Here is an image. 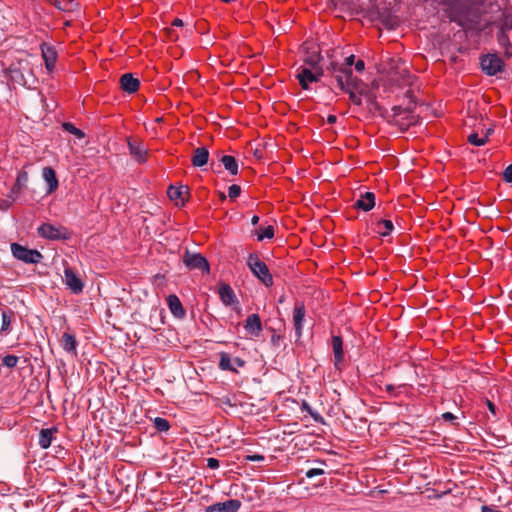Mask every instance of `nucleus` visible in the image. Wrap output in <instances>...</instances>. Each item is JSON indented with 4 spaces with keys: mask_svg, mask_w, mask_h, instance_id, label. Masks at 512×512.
Here are the masks:
<instances>
[{
    "mask_svg": "<svg viewBox=\"0 0 512 512\" xmlns=\"http://www.w3.org/2000/svg\"><path fill=\"white\" fill-rule=\"evenodd\" d=\"M11 316L6 312H2V326L1 331H8L10 329Z\"/></svg>",
    "mask_w": 512,
    "mask_h": 512,
    "instance_id": "obj_35",
    "label": "nucleus"
},
{
    "mask_svg": "<svg viewBox=\"0 0 512 512\" xmlns=\"http://www.w3.org/2000/svg\"><path fill=\"white\" fill-rule=\"evenodd\" d=\"M240 507L241 502L239 500L230 499L207 507L205 512H237Z\"/></svg>",
    "mask_w": 512,
    "mask_h": 512,
    "instance_id": "obj_13",
    "label": "nucleus"
},
{
    "mask_svg": "<svg viewBox=\"0 0 512 512\" xmlns=\"http://www.w3.org/2000/svg\"><path fill=\"white\" fill-rule=\"evenodd\" d=\"M64 282L66 286L74 293L79 294L83 291L84 284L70 267L64 269Z\"/></svg>",
    "mask_w": 512,
    "mask_h": 512,
    "instance_id": "obj_9",
    "label": "nucleus"
},
{
    "mask_svg": "<svg viewBox=\"0 0 512 512\" xmlns=\"http://www.w3.org/2000/svg\"><path fill=\"white\" fill-rule=\"evenodd\" d=\"M333 74L338 87L342 91H348L350 88H356L358 79L353 76L351 68L335 65L333 66Z\"/></svg>",
    "mask_w": 512,
    "mask_h": 512,
    "instance_id": "obj_3",
    "label": "nucleus"
},
{
    "mask_svg": "<svg viewBox=\"0 0 512 512\" xmlns=\"http://www.w3.org/2000/svg\"><path fill=\"white\" fill-rule=\"evenodd\" d=\"M246 460L251 462H259L264 460V456L260 454L247 455Z\"/></svg>",
    "mask_w": 512,
    "mask_h": 512,
    "instance_id": "obj_41",
    "label": "nucleus"
},
{
    "mask_svg": "<svg viewBox=\"0 0 512 512\" xmlns=\"http://www.w3.org/2000/svg\"><path fill=\"white\" fill-rule=\"evenodd\" d=\"M483 72L489 76L497 75L504 70V61L497 54H486L480 58Z\"/></svg>",
    "mask_w": 512,
    "mask_h": 512,
    "instance_id": "obj_4",
    "label": "nucleus"
},
{
    "mask_svg": "<svg viewBox=\"0 0 512 512\" xmlns=\"http://www.w3.org/2000/svg\"><path fill=\"white\" fill-rule=\"evenodd\" d=\"M442 418H443L445 421H452V420H455V419H456L455 415H454V414H452L451 412H445V413H443Z\"/></svg>",
    "mask_w": 512,
    "mask_h": 512,
    "instance_id": "obj_44",
    "label": "nucleus"
},
{
    "mask_svg": "<svg viewBox=\"0 0 512 512\" xmlns=\"http://www.w3.org/2000/svg\"><path fill=\"white\" fill-rule=\"evenodd\" d=\"M166 303L174 317L178 319H182L185 317L186 311L177 295H168V297L166 298Z\"/></svg>",
    "mask_w": 512,
    "mask_h": 512,
    "instance_id": "obj_15",
    "label": "nucleus"
},
{
    "mask_svg": "<svg viewBox=\"0 0 512 512\" xmlns=\"http://www.w3.org/2000/svg\"><path fill=\"white\" fill-rule=\"evenodd\" d=\"M19 361V358L15 355H6L2 359V363L4 366L8 368H14L16 367L17 363Z\"/></svg>",
    "mask_w": 512,
    "mask_h": 512,
    "instance_id": "obj_33",
    "label": "nucleus"
},
{
    "mask_svg": "<svg viewBox=\"0 0 512 512\" xmlns=\"http://www.w3.org/2000/svg\"><path fill=\"white\" fill-rule=\"evenodd\" d=\"M394 386L391 385V384H388L385 386V391L388 392V393H392L394 391Z\"/></svg>",
    "mask_w": 512,
    "mask_h": 512,
    "instance_id": "obj_50",
    "label": "nucleus"
},
{
    "mask_svg": "<svg viewBox=\"0 0 512 512\" xmlns=\"http://www.w3.org/2000/svg\"><path fill=\"white\" fill-rule=\"evenodd\" d=\"M220 463L219 460L213 457L207 459V467L210 469H217Z\"/></svg>",
    "mask_w": 512,
    "mask_h": 512,
    "instance_id": "obj_40",
    "label": "nucleus"
},
{
    "mask_svg": "<svg viewBox=\"0 0 512 512\" xmlns=\"http://www.w3.org/2000/svg\"><path fill=\"white\" fill-rule=\"evenodd\" d=\"M187 193V189L186 187H183V186H179V187H176V186H169L168 190H167V194H168V197L173 200V201H176L177 204H181L183 205L184 202H185V194Z\"/></svg>",
    "mask_w": 512,
    "mask_h": 512,
    "instance_id": "obj_24",
    "label": "nucleus"
},
{
    "mask_svg": "<svg viewBox=\"0 0 512 512\" xmlns=\"http://www.w3.org/2000/svg\"><path fill=\"white\" fill-rule=\"evenodd\" d=\"M126 141L131 157L138 164L146 163L148 160L149 151L145 147L144 143L141 140L133 137H127Z\"/></svg>",
    "mask_w": 512,
    "mask_h": 512,
    "instance_id": "obj_6",
    "label": "nucleus"
},
{
    "mask_svg": "<svg viewBox=\"0 0 512 512\" xmlns=\"http://www.w3.org/2000/svg\"><path fill=\"white\" fill-rule=\"evenodd\" d=\"M209 159V151L206 147H198L193 151L191 158L194 167H202L207 164Z\"/></svg>",
    "mask_w": 512,
    "mask_h": 512,
    "instance_id": "obj_21",
    "label": "nucleus"
},
{
    "mask_svg": "<svg viewBox=\"0 0 512 512\" xmlns=\"http://www.w3.org/2000/svg\"><path fill=\"white\" fill-rule=\"evenodd\" d=\"M41 54L45 63V67L48 72H52L55 68V64L57 61V51L54 46L48 43H42L41 46Z\"/></svg>",
    "mask_w": 512,
    "mask_h": 512,
    "instance_id": "obj_10",
    "label": "nucleus"
},
{
    "mask_svg": "<svg viewBox=\"0 0 512 512\" xmlns=\"http://www.w3.org/2000/svg\"><path fill=\"white\" fill-rule=\"evenodd\" d=\"M324 474V470L323 469H320V468H312V469H309L307 472H306V477L307 478H313L315 476H319V475H323Z\"/></svg>",
    "mask_w": 512,
    "mask_h": 512,
    "instance_id": "obj_38",
    "label": "nucleus"
},
{
    "mask_svg": "<svg viewBox=\"0 0 512 512\" xmlns=\"http://www.w3.org/2000/svg\"><path fill=\"white\" fill-rule=\"evenodd\" d=\"M183 263L191 270H200L204 273H209V263L205 257L198 253H190L186 251L183 256Z\"/></svg>",
    "mask_w": 512,
    "mask_h": 512,
    "instance_id": "obj_7",
    "label": "nucleus"
},
{
    "mask_svg": "<svg viewBox=\"0 0 512 512\" xmlns=\"http://www.w3.org/2000/svg\"><path fill=\"white\" fill-rule=\"evenodd\" d=\"M219 298L225 306H232L238 303L233 289L228 284H222L218 290Z\"/></svg>",
    "mask_w": 512,
    "mask_h": 512,
    "instance_id": "obj_18",
    "label": "nucleus"
},
{
    "mask_svg": "<svg viewBox=\"0 0 512 512\" xmlns=\"http://www.w3.org/2000/svg\"><path fill=\"white\" fill-rule=\"evenodd\" d=\"M52 4L62 11L69 10V3L66 0L60 1V0H51Z\"/></svg>",
    "mask_w": 512,
    "mask_h": 512,
    "instance_id": "obj_36",
    "label": "nucleus"
},
{
    "mask_svg": "<svg viewBox=\"0 0 512 512\" xmlns=\"http://www.w3.org/2000/svg\"><path fill=\"white\" fill-rule=\"evenodd\" d=\"M241 194V187L239 185L233 184L228 188V196L230 199L234 200L239 197Z\"/></svg>",
    "mask_w": 512,
    "mask_h": 512,
    "instance_id": "obj_34",
    "label": "nucleus"
},
{
    "mask_svg": "<svg viewBox=\"0 0 512 512\" xmlns=\"http://www.w3.org/2000/svg\"><path fill=\"white\" fill-rule=\"evenodd\" d=\"M332 350L334 355V367L341 370L344 362L343 341L340 336H332Z\"/></svg>",
    "mask_w": 512,
    "mask_h": 512,
    "instance_id": "obj_12",
    "label": "nucleus"
},
{
    "mask_svg": "<svg viewBox=\"0 0 512 512\" xmlns=\"http://www.w3.org/2000/svg\"><path fill=\"white\" fill-rule=\"evenodd\" d=\"M375 206V194L373 192H365L355 202L354 207L365 212L370 211Z\"/></svg>",
    "mask_w": 512,
    "mask_h": 512,
    "instance_id": "obj_20",
    "label": "nucleus"
},
{
    "mask_svg": "<svg viewBox=\"0 0 512 512\" xmlns=\"http://www.w3.org/2000/svg\"><path fill=\"white\" fill-rule=\"evenodd\" d=\"M38 235L47 240H66L69 233L66 228L62 226L52 225L50 223H43L37 229Z\"/></svg>",
    "mask_w": 512,
    "mask_h": 512,
    "instance_id": "obj_5",
    "label": "nucleus"
},
{
    "mask_svg": "<svg viewBox=\"0 0 512 512\" xmlns=\"http://www.w3.org/2000/svg\"><path fill=\"white\" fill-rule=\"evenodd\" d=\"M259 222V216L257 215H254L252 218H251V224L252 225H257Z\"/></svg>",
    "mask_w": 512,
    "mask_h": 512,
    "instance_id": "obj_49",
    "label": "nucleus"
},
{
    "mask_svg": "<svg viewBox=\"0 0 512 512\" xmlns=\"http://www.w3.org/2000/svg\"><path fill=\"white\" fill-rule=\"evenodd\" d=\"M244 328L252 337H259L262 332V322L259 315H249L245 321Z\"/></svg>",
    "mask_w": 512,
    "mask_h": 512,
    "instance_id": "obj_16",
    "label": "nucleus"
},
{
    "mask_svg": "<svg viewBox=\"0 0 512 512\" xmlns=\"http://www.w3.org/2000/svg\"><path fill=\"white\" fill-rule=\"evenodd\" d=\"M172 26L181 27V26H183V21L181 19H179V18H175L172 21Z\"/></svg>",
    "mask_w": 512,
    "mask_h": 512,
    "instance_id": "obj_47",
    "label": "nucleus"
},
{
    "mask_svg": "<svg viewBox=\"0 0 512 512\" xmlns=\"http://www.w3.org/2000/svg\"><path fill=\"white\" fill-rule=\"evenodd\" d=\"M486 404H487V408L489 409V411L495 416L496 415V406L494 405V403H492L490 400H487Z\"/></svg>",
    "mask_w": 512,
    "mask_h": 512,
    "instance_id": "obj_45",
    "label": "nucleus"
},
{
    "mask_svg": "<svg viewBox=\"0 0 512 512\" xmlns=\"http://www.w3.org/2000/svg\"><path fill=\"white\" fill-rule=\"evenodd\" d=\"M57 427L44 428L39 432L38 444L42 449H47L51 446V443L57 434Z\"/></svg>",
    "mask_w": 512,
    "mask_h": 512,
    "instance_id": "obj_19",
    "label": "nucleus"
},
{
    "mask_svg": "<svg viewBox=\"0 0 512 512\" xmlns=\"http://www.w3.org/2000/svg\"><path fill=\"white\" fill-rule=\"evenodd\" d=\"M301 410L302 411H307L311 416H313L312 408L310 407V405L306 401H303L302 406H301Z\"/></svg>",
    "mask_w": 512,
    "mask_h": 512,
    "instance_id": "obj_43",
    "label": "nucleus"
},
{
    "mask_svg": "<svg viewBox=\"0 0 512 512\" xmlns=\"http://www.w3.org/2000/svg\"><path fill=\"white\" fill-rule=\"evenodd\" d=\"M42 176L48 185V193H53L59 186L55 170L51 167H45L42 171Z\"/></svg>",
    "mask_w": 512,
    "mask_h": 512,
    "instance_id": "obj_22",
    "label": "nucleus"
},
{
    "mask_svg": "<svg viewBox=\"0 0 512 512\" xmlns=\"http://www.w3.org/2000/svg\"><path fill=\"white\" fill-rule=\"evenodd\" d=\"M353 88H350L347 92L349 93V98L350 100L355 104V105H361L362 103V100H361V96L356 94L353 90Z\"/></svg>",
    "mask_w": 512,
    "mask_h": 512,
    "instance_id": "obj_37",
    "label": "nucleus"
},
{
    "mask_svg": "<svg viewBox=\"0 0 512 512\" xmlns=\"http://www.w3.org/2000/svg\"><path fill=\"white\" fill-rule=\"evenodd\" d=\"M63 129L71 134H73L74 136H76L78 139H82L84 138L85 134L82 130H80L79 128L75 127L72 123L70 122H65L63 123Z\"/></svg>",
    "mask_w": 512,
    "mask_h": 512,
    "instance_id": "obj_31",
    "label": "nucleus"
},
{
    "mask_svg": "<svg viewBox=\"0 0 512 512\" xmlns=\"http://www.w3.org/2000/svg\"><path fill=\"white\" fill-rule=\"evenodd\" d=\"M336 121H337V117H336L335 115H329V116L327 117V122H328L329 124H334Z\"/></svg>",
    "mask_w": 512,
    "mask_h": 512,
    "instance_id": "obj_48",
    "label": "nucleus"
},
{
    "mask_svg": "<svg viewBox=\"0 0 512 512\" xmlns=\"http://www.w3.org/2000/svg\"><path fill=\"white\" fill-rule=\"evenodd\" d=\"M153 424L158 432H167L170 429L169 421L162 417H156L153 420Z\"/></svg>",
    "mask_w": 512,
    "mask_h": 512,
    "instance_id": "obj_30",
    "label": "nucleus"
},
{
    "mask_svg": "<svg viewBox=\"0 0 512 512\" xmlns=\"http://www.w3.org/2000/svg\"><path fill=\"white\" fill-rule=\"evenodd\" d=\"M503 179L506 182H512V163L504 170Z\"/></svg>",
    "mask_w": 512,
    "mask_h": 512,
    "instance_id": "obj_39",
    "label": "nucleus"
},
{
    "mask_svg": "<svg viewBox=\"0 0 512 512\" xmlns=\"http://www.w3.org/2000/svg\"><path fill=\"white\" fill-rule=\"evenodd\" d=\"M354 60H355V56H354V55H350V56H348V57L345 59L344 64H342L341 66L351 68V66L354 64Z\"/></svg>",
    "mask_w": 512,
    "mask_h": 512,
    "instance_id": "obj_42",
    "label": "nucleus"
},
{
    "mask_svg": "<svg viewBox=\"0 0 512 512\" xmlns=\"http://www.w3.org/2000/svg\"><path fill=\"white\" fill-rule=\"evenodd\" d=\"M394 225L391 220L380 219L377 220L374 226V231L382 237H386L392 233Z\"/></svg>",
    "mask_w": 512,
    "mask_h": 512,
    "instance_id": "obj_25",
    "label": "nucleus"
},
{
    "mask_svg": "<svg viewBox=\"0 0 512 512\" xmlns=\"http://www.w3.org/2000/svg\"><path fill=\"white\" fill-rule=\"evenodd\" d=\"M449 10L451 20L455 21L458 16L464 13V8L462 7L460 0H451L449 3Z\"/></svg>",
    "mask_w": 512,
    "mask_h": 512,
    "instance_id": "obj_28",
    "label": "nucleus"
},
{
    "mask_svg": "<svg viewBox=\"0 0 512 512\" xmlns=\"http://www.w3.org/2000/svg\"><path fill=\"white\" fill-rule=\"evenodd\" d=\"M247 265L254 276H256L266 287L273 285V277L267 265L259 258L256 253L249 254Z\"/></svg>",
    "mask_w": 512,
    "mask_h": 512,
    "instance_id": "obj_1",
    "label": "nucleus"
},
{
    "mask_svg": "<svg viewBox=\"0 0 512 512\" xmlns=\"http://www.w3.org/2000/svg\"><path fill=\"white\" fill-rule=\"evenodd\" d=\"M28 181V174L25 171L19 172L16 182L14 186L12 187L11 192L13 194H18L22 190V187L25 186L26 182Z\"/></svg>",
    "mask_w": 512,
    "mask_h": 512,
    "instance_id": "obj_29",
    "label": "nucleus"
},
{
    "mask_svg": "<svg viewBox=\"0 0 512 512\" xmlns=\"http://www.w3.org/2000/svg\"><path fill=\"white\" fill-rule=\"evenodd\" d=\"M120 86L124 92L133 94L139 90L140 81L131 73H125L120 78Z\"/></svg>",
    "mask_w": 512,
    "mask_h": 512,
    "instance_id": "obj_17",
    "label": "nucleus"
},
{
    "mask_svg": "<svg viewBox=\"0 0 512 512\" xmlns=\"http://www.w3.org/2000/svg\"><path fill=\"white\" fill-rule=\"evenodd\" d=\"M61 347L68 353L76 355L77 353V341L73 334L65 332L60 339Z\"/></svg>",
    "mask_w": 512,
    "mask_h": 512,
    "instance_id": "obj_23",
    "label": "nucleus"
},
{
    "mask_svg": "<svg viewBox=\"0 0 512 512\" xmlns=\"http://www.w3.org/2000/svg\"><path fill=\"white\" fill-rule=\"evenodd\" d=\"M221 163L223 164L225 169L227 171H229V173L231 175H237V173H238V163H237L235 157H233L231 155H224L221 158Z\"/></svg>",
    "mask_w": 512,
    "mask_h": 512,
    "instance_id": "obj_26",
    "label": "nucleus"
},
{
    "mask_svg": "<svg viewBox=\"0 0 512 512\" xmlns=\"http://www.w3.org/2000/svg\"><path fill=\"white\" fill-rule=\"evenodd\" d=\"M488 141V135L479 137L477 133H472L468 136V142L475 146H483Z\"/></svg>",
    "mask_w": 512,
    "mask_h": 512,
    "instance_id": "obj_32",
    "label": "nucleus"
},
{
    "mask_svg": "<svg viewBox=\"0 0 512 512\" xmlns=\"http://www.w3.org/2000/svg\"><path fill=\"white\" fill-rule=\"evenodd\" d=\"M364 67H365V64H364V61L363 60H358L356 63H355V69L356 71L358 72H361L364 70Z\"/></svg>",
    "mask_w": 512,
    "mask_h": 512,
    "instance_id": "obj_46",
    "label": "nucleus"
},
{
    "mask_svg": "<svg viewBox=\"0 0 512 512\" xmlns=\"http://www.w3.org/2000/svg\"><path fill=\"white\" fill-rule=\"evenodd\" d=\"M275 230L274 227L269 225L265 228L259 227L255 230V235L257 236L258 241H263L264 239H272L274 237Z\"/></svg>",
    "mask_w": 512,
    "mask_h": 512,
    "instance_id": "obj_27",
    "label": "nucleus"
},
{
    "mask_svg": "<svg viewBox=\"0 0 512 512\" xmlns=\"http://www.w3.org/2000/svg\"><path fill=\"white\" fill-rule=\"evenodd\" d=\"M306 309L303 302H296L293 309V324L295 334L298 338L302 336L303 324L305 321Z\"/></svg>",
    "mask_w": 512,
    "mask_h": 512,
    "instance_id": "obj_11",
    "label": "nucleus"
},
{
    "mask_svg": "<svg viewBox=\"0 0 512 512\" xmlns=\"http://www.w3.org/2000/svg\"><path fill=\"white\" fill-rule=\"evenodd\" d=\"M320 75L313 73L309 68L300 67L297 73V79L301 87L305 90L309 88V84L319 81Z\"/></svg>",
    "mask_w": 512,
    "mask_h": 512,
    "instance_id": "obj_14",
    "label": "nucleus"
},
{
    "mask_svg": "<svg viewBox=\"0 0 512 512\" xmlns=\"http://www.w3.org/2000/svg\"><path fill=\"white\" fill-rule=\"evenodd\" d=\"M245 363L246 362L239 357L232 358L230 354L226 352L219 353L218 367L223 371L238 373V368L244 367Z\"/></svg>",
    "mask_w": 512,
    "mask_h": 512,
    "instance_id": "obj_8",
    "label": "nucleus"
},
{
    "mask_svg": "<svg viewBox=\"0 0 512 512\" xmlns=\"http://www.w3.org/2000/svg\"><path fill=\"white\" fill-rule=\"evenodd\" d=\"M310 63L314 65L315 63H317V59H311Z\"/></svg>",
    "mask_w": 512,
    "mask_h": 512,
    "instance_id": "obj_51",
    "label": "nucleus"
},
{
    "mask_svg": "<svg viewBox=\"0 0 512 512\" xmlns=\"http://www.w3.org/2000/svg\"><path fill=\"white\" fill-rule=\"evenodd\" d=\"M10 248L12 255L26 264H38L43 259V255L38 250L30 249L19 243H12Z\"/></svg>",
    "mask_w": 512,
    "mask_h": 512,
    "instance_id": "obj_2",
    "label": "nucleus"
}]
</instances>
